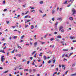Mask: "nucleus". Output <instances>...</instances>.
I'll return each mask as SVG.
<instances>
[{
    "instance_id": "1",
    "label": "nucleus",
    "mask_w": 76,
    "mask_h": 76,
    "mask_svg": "<svg viewBox=\"0 0 76 76\" xmlns=\"http://www.w3.org/2000/svg\"><path fill=\"white\" fill-rule=\"evenodd\" d=\"M72 15H74V14H76V10L74 8L72 9Z\"/></svg>"
},
{
    "instance_id": "2",
    "label": "nucleus",
    "mask_w": 76,
    "mask_h": 76,
    "mask_svg": "<svg viewBox=\"0 0 76 76\" xmlns=\"http://www.w3.org/2000/svg\"><path fill=\"white\" fill-rule=\"evenodd\" d=\"M4 56H2L1 57V61L2 62H3L4 61Z\"/></svg>"
},
{
    "instance_id": "3",
    "label": "nucleus",
    "mask_w": 76,
    "mask_h": 76,
    "mask_svg": "<svg viewBox=\"0 0 76 76\" xmlns=\"http://www.w3.org/2000/svg\"><path fill=\"white\" fill-rule=\"evenodd\" d=\"M59 31H61V30L63 28V26H60L59 28Z\"/></svg>"
},
{
    "instance_id": "4",
    "label": "nucleus",
    "mask_w": 76,
    "mask_h": 76,
    "mask_svg": "<svg viewBox=\"0 0 76 76\" xmlns=\"http://www.w3.org/2000/svg\"><path fill=\"white\" fill-rule=\"evenodd\" d=\"M37 44H38V42H35L34 43V47H36V46L37 45Z\"/></svg>"
},
{
    "instance_id": "5",
    "label": "nucleus",
    "mask_w": 76,
    "mask_h": 76,
    "mask_svg": "<svg viewBox=\"0 0 76 76\" xmlns=\"http://www.w3.org/2000/svg\"><path fill=\"white\" fill-rule=\"evenodd\" d=\"M16 56H18L19 57H20L22 56L20 54H18L16 55Z\"/></svg>"
},
{
    "instance_id": "6",
    "label": "nucleus",
    "mask_w": 76,
    "mask_h": 76,
    "mask_svg": "<svg viewBox=\"0 0 76 76\" xmlns=\"http://www.w3.org/2000/svg\"><path fill=\"white\" fill-rule=\"evenodd\" d=\"M69 20H73V17H69Z\"/></svg>"
},
{
    "instance_id": "7",
    "label": "nucleus",
    "mask_w": 76,
    "mask_h": 76,
    "mask_svg": "<svg viewBox=\"0 0 76 76\" xmlns=\"http://www.w3.org/2000/svg\"><path fill=\"white\" fill-rule=\"evenodd\" d=\"M57 38H58L61 39V36L60 35L58 36L57 37Z\"/></svg>"
},
{
    "instance_id": "8",
    "label": "nucleus",
    "mask_w": 76,
    "mask_h": 76,
    "mask_svg": "<svg viewBox=\"0 0 76 76\" xmlns=\"http://www.w3.org/2000/svg\"><path fill=\"white\" fill-rule=\"evenodd\" d=\"M73 0H70L69 1H68V2L69 3L70 2H71L72 4L73 2Z\"/></svg>"
},
{
    "instance_id": "9",
    "label": "nucleus",
    "mask_w": 76,
    "mask_h": 76,
    "mask_svg": "<svg viewBox=\"0 0 76 76\" xmlns=\"http://www.w3.org/2000/svg\"><path fill=\"white\" fill-rule=\"evenodd\" d=\"M31 29H34V26L33 25H31Z\"/></svg>"
},
{
    "instance_id": "10",
    "label": "nucleus",
    "mask_w": 76,
    "mask_h": 76,
    "mask_svg": "<svg viewBox=\"0 0 76 76\" xmlns=\"http://www.w3.org/2000/svg\"><path fill=\"white\" fill-rule=\"evenodd\" d=\"M64 42H63V41H61V44H62V45H64Z\"/></svg>"
},
{
    "instance_id": "11",
    "label": "nucleus",
    "mask_w": 76,
    "mask_h": 76,
    "mask_svg": "<svg viewBox=\"0 0 76 76\" xmlns=\"http://www.w3.org/2000/svg\"><path fill=\"white\" fill-rule=\"evenodd\" d=\"M62 18H58L57 19V20H61V21H62V19H61Z\"/></svg>"
},
{
    "instance_id": "12",
    "label": "nucleus",
    "mask_w": 76,
    "mask_h": 76,
    "mask_svg": "<svg viewBox=\"0 0 76 76\" xmlns=\"http://www.w3.org/2000/svg\"><path fill=\"white\" fill-rule=\"evenodd\" d=\"M70 39H75V37H73L71 36L70 37Z\"/></svg>"
},
{
    "instance_id": "13",
    "label": "nucleus",
    "mask_w": 76,
    "mask_h": 76,
    "mask_svg": "<svg viewBox=\"0 0 76 76\" xmlns=\"http://www.w3.org/2000/svg\"><path fill=\"white\" fill-rule=\"evenodd\" d=\"M28 16H29V15H27L25 16L24 17V19H26V18H28Z\"/></svg>"
},
{
    "instance_id": "14",
    "label": "nucleus",
    "mask_w": 76,
    "mask_h": 76,
    "mask_svg": "<svg viewBox=\"0 0 76 76\" xmlns=\"http://www.w3.org/2000/svg\"><path fill=\"white\" fill-rule=\"evenodd\" d=\"M54 12H55V10H53L52 12V14H53Z\"/></svg>"
},
{
    "instance_id": "15",
    "label": "nucleus",
    "mask_w": 76,
    "mask_h": 76,
    "mask_svg": "<svg viewBox=\"0 0 76 76\" xmlns=\"http://www.w3.org/2000/svg\"><path fill=\"white\" fill-rule=\"evenodd\" d=\"M76 73L75 74H71L70 75L71 76H76Z\"/></svg>"
},
{
    "instance_id": "16",
    "label": "nucleus",
    "mask_w": 76,
    "mask_h": 76,
    "mask_svg": "<svg viewBox=\"0 0 76 76\" xmlns=\"http://www.w3.org/2000/svg\"><path fill=\"white\" fill-rule=\"evenodd\" d=\"M50 41H53V40H54V38H51V39H50Z\"/></svg>"
},
{
    "instance_id": "17",
    "label": "nucleus",
    "mask_w": 76,
    "mask_h": 76,
    "mask_svg": "<svg viewBox=\"0 0 76 76\" xmlns=\"http://www.w3.org/2000/svg\"><path fill=\"white\" fill-rule=\"evenodd\" d=\"M25 37V35H23L21 37V38L22 39H23V37Z\"/></svg>"
},
{
    "instance_id": "18",
    "label": "nucleus",
    "mask_w": 76,
    "mask_h": 76,
    "mask_svg": "<svg viewBox=\"0 0 76 76\" xmlns=\"http://www.w3.org/2000/svg\"><path fill=\"white\" fill-rule=\"evenodd\" d=\"M63 50L64 51H69V50L68 49H63Z\"/></svg>"
},
{
    "instance_id": "19",
    "label": "nucleus",
    "mask_w": 76,
    "mask_h": 76,
    "mask_svg": "<svg viewBox=\"0 0 76 76\" xmlns=\"http://www.w3.org/2000/svg\"><path fill=\"white\" fill-rule=\"evenodd\" d=\"M43 1H41L39 2V3L40 4H43Z\"/></svg>"
},
{
    "instance_id": "20",
    "label": "nucleus",
    "mask_w": 76,
    "mask_h": 76,
    "mask_svg": "<svg viewBox=\"0 0 76 76\" xmlns=\"http://www.w3.org/2000/svg\"><path fill=\"white\" fill-rule=\"evenodd\" d=\"M43 57H44L45 60L47 59V57H46V56H44Z\"/></svg>"
},
{
    "instance_id": "21",
    "label": "nucleus",
    "mask_w": 76,
    "mask_h": 76,
    "mask_svg": "<svg viewBox=\"0 0 76 76\" xmlns=\"http://www.w3.org/2000/svg\"><path fill=\"white\" fill-rule=\"evenodd\" d=\"M17 46L18 47V48H21V49L22 48L20 46H19V45H18Z\"/></svg>"
},
{
    "instance_id": "22",
    "label": "nucleus",
    "mask_w": 76,
    "mask_h": 76,
    "mask_svg": "<svg viewBox=\"0 0 76 76\" xmlns=\"http://www.w3.org/2000/svg\"><path fill=\"white\" fill-rule=\"evenodd\" d=\"M1 53H5V52H4V50H1Z\"/></svg>"
},
{
    "instance_id": "23",
    "label": "nucleus",
    "mask_w": 76,
    "mask_h": 76,
    "mask_svg": "<svg viewBox=\"0 0 76 76\" xmlns=\"http://www.w3.org/2000/svg\"><path fill=\"white\" fill-rule=\"evenodd\" d=\"M9 72V71H6L5 72H4V73H8V72Z\"/></svg>"
},
{
    "instance_id": "24",
    "label": "nucleus",
    "mask_w": 76,
    "mask_h": 76,
    "mask_svg": "<svg viewBox=\"0 0 76 76\" xmlns=\"http://www.w3.org/2000/svg\"><path fill=\"white\" fill-rule=\"evenodd\" d=\"M75 63H74L72 65V67H74V66H75Z\"/></svg>"
},
{
    "instance_id": "25",
    "label": "nucleus",
    "mask_w": 76,
    "mask_h": 76,
    "mask_svg": "<svg viewBox=\"0 0 76 76\" xmlns=\"http://www.w3.org/2000/svg\"><path fill=\"white\" fill-rule=\"evenodd\" d=\"M15 49L13 50L12 52L11 53H15Z\"/></svg>"
},
{
    "instance_id": "26",
    "label": "nucleus",
    "mask_w": 76,
    "mask_h": 76,
    "mask_svg": "<svg viewBox=\"0 0 76 76\" xmlns=\"http://www.w3.org/2000/svg\"><path fill=\"white\" fill-rule=\"evenodd\" d=\"M56 60H53V63H55L56 62Z\"/></svg>"
},
{
    "instance_id": "27",
    "label": "nucleus",
    "mask_w": 76,
    "mask_h": 76,
    "mask_svg": "<svg viewBox=\"0 0 76 76\" xmlns=\"http://www.w3.org/2000/svg\"><path fill=\"white\" fill-rule=\"evenodd\" d=\"M39 12L40 13H43L42 11L41 10H39Z\"/></svg>"
},
{
    "instance_id": "28",
    "label": "nucleus",
    "mask_w": 76,
    "mask_h": 76,
    "mask_svg": "<svg viewBox=\"0 0 76 76\" xmlns=\"http://www.w3.org/2000/svg\"><path fill=\"white\" fill-rule=\"evenodd\" d=\"M31 12H35V10H32L31 11Z\"/></svg>"
},
{
    "instance_id": "29",
    "label": "nucleus",
    "mask_w": 76,
    "mask_h": 76,
    "mask_svg": "<svg viewBox=\"0 0 76 76\" xmlns=\"http://www.w3.org/2000/svg\"><path fill=\"white\" fill-rule=\"evenodd\" d=\"M67 3V1H66L64 3V4H66V3Z\"/></svg>"
},
{
    "instance_id": "30",
    "label": "nucleus",
    "mask_w": 76,
    "mask_h": 76,
    "mask_svg": "<svg viewBox=\"0 0 76 76\" xmlns=\"http://www.w3.org/2000/svg\"><path fill=\"white\" fill-rule=\"evenodd\" d=\"M24 71H27V72H28V71H29V70H28V69H24Z\"/></svg>"
},
{
    "instance_id": "31",
    "label": "nucleus",
    "mask_w": 76,
    "mask_h": 76,
    "mask_svg": "<svg viewBox=\"0 0 76 76\" xmlns=\"http://www.w3.org/2000/svg\"><path fill=\"white\" fill-rule=\"evenodd\" d=\"M6 48V46H5L4 48H3V50H5V49Z\"/></svg>"
},
{
    "instance_id": "32",
    "label": "nucleus",
    "mask_w": 76,
    "mask_h": 76,
    "mask_svg": "<svg viewBox=\"0 0 76 76\" xmlns=\"http://www.w3.org/2000/svg\"><path fill=\"white\" fill-rule=\"evenodd\" d=\"M28 25H25V28H27V27H28Z\"/></svg>"
},
{
    "instance_id": "33",
    "label": "nucleus",
    "mask_w": 76,
    "mask_h": 76,
    "mask_svg": "<svg viewBox=\"0 0 76 76\" xmlns=\"http://www.w3.org/2000/svg\"><path fill=\"white\" fill-rule=\"evenodd\" d=\"M51 61L50 60H49V61H48V63H49V64L51 63Z\"/></svg>"
},
{
    "instance_id": "34",
    "label": "nucleus",
    "mask_w": 76,
    "mask_h": 76,
    "mask_svg": "<svg viewBox=\"0 0 76 76\" xmlns=\"http://www.w3.org/2000/svg\"><path fill=\"white\" fill-rule=\"evenodd\" d=\"M6 22L7 24H9V21H6Z\"/></svg>"
},
{
    "instance_id": "35",
    "label": "nucleus",
    "mask_w": 76,
    "mask_h": 76,
    "mask_svg": "<svg viewBox=\"0 0 76 76\" xmlns=\"http://www.w3.org/2000/svg\"><path fill=\"white\" fill-rule=\"evenodd\" d=\"M35 52H36V51H34V52H33L32 53V55H33V54H34L35 53Z\"/></svg>"
},
{
    "instance_id": "36",
    "label": "nucleus",
    "mask_w": 76,
    "mask_h": 76,
    "mask_svg": "<svg viewBox=\"0 0 76 76\" xmlns=\"http://www.w3.org/2000/svg\"><path fill=\"white\" fill-rule=\"evenodd\" d=\"M16 37H17V36H15L14 37H13V38H14V39H15L16 38Z\"/></svg>"
},
{
    "instance_id": "37",
    "label": "nucleus",
    "mask_w": 76,
    "mask_h": 76,
    "mask_svg": "<svg viewBox=\"0 0 76 76\" xmlns=\"http://www.w3.org/2000/svg\"><path fill=\"white\" fill-rule=\"evenodd\" d=\"M72 53H70V54L69 55V56L68 57H70V56H71V55H72Z\"/></svg>"
},
{
    "instance_id": "38",
    "label": "nucleus",
    "mask_w": 76,
    "mask_h": 76,
    "mask_svg": "<svg viewBox=\"0 0 76 76\" xmlns=\"http://www.w3.org/2000/svg\"><path fill=\"white\" fill-rule=\"evenodd\" d=\"M30 59H31V60H32V59H33V58L32 57H30Z\"/></svg>"
},
{
    "instance_id": "39",
    "label": "nucleus",
    "mask_w": 76,
    "mask_h": 76,
    "mask_svg": "<svg viewBox=\"0 0 76 76\" xmlns=\"http://www.w3.org/2000/svg\"><path fill=\"white\" fill-rule=\"evenodd\" d=\"M37 54V53H35V54H34V57H35V58H36L37 57V56H36V55Z\"/></svg>"
},
{
    "instance_id": "40",
    "label": "nucleus",
    "mask_w": 76,
    "mask_h": 76,
    "mask_svg": "<svg viewBox=\"0 0 76 76\" xmlns=\"http://www.w3.org/2000/svg\"><path fill=\"white\" fill-rule=\"evenodd\" d=\"M30 8H31V10H33V9H35V8H34V7H31Z\"/></svg>"
},
{
    "instance_id": "41",
    "label": "nucleus",
    "mask_w": 76,
    "mask_h": 76,
    "mask_svg": "<svg viewBox=\"0 0 76 76\" xmlns=\"http://www.w3.org/2000/svg\"><path fill=\"white\" fill-rule=\"evenodd\" d=\"M64 57V54L62 56V57L63 58Z\"/></svg>"
},
{
    "instance_id": "42",
    "label": "nucleus",
    "mask_w": 76,
    "mask_h": 76,
    "mask_svg": "<svg viewBox=\"0 0 76 76\" xmlns=\"http://www.w3.org/2000/svg\"><path fill=\"white\" fill-rule=\"evenodd\" d=\"M57 34V32H55L54 33V34H55V35H56Z\"/></svg>"
},
{
    "instance_id": "43",
    "label": "nucleus",
    "mask_w": 76,
    "mask_h": 76,
    "mask_svg": "<svg viewBox=\"0 0 76 76\" xmlns=\"http://www.w3.org/2000/svg\"><path fill=\"white\" fill-rule=\"evenodd\" d=\"M4 12H6V11H7V9H5L4 10Z\"/></svg>"
},
{
    "instance_id": "44",
    "label": "nucleus",
    "mask_w": 76,
    "mask_h": 76,
    "mask_svg": "<svg viewBox=\"0 0 76 76\" xmlns=\"http://www.w3.org/2000/svg\"><path fill=\"white\" fill-rule=\"evenodd\" d=\"M29 61H28L27 62V63L28 64H29Z\"/></svg>"
},
{
    "instance_id": "45",
    "label": "nucleus",
    "mask_w": 76,
    "mask_h": 76,
    "mask_svg": "<svg viewBox=\"0 0 76 76\" xmlns=\"http://www.w3.org/2000/svg\"><path fill=\"white\" fill-rule=\"evenodd\" d=\"M28 12H29L28 11H27L25 13V15H26L28 13Z\"/></svg>"
},
{
    "instance_id": "46",
    "label": "nucleus",
    "mask_w": 76,
    "mask_h": 76,
    "mask_svg": "<svg viewBox=\"0 0 76 76\" xmlns=\"http://www.w3.org/2000/svg\"><path fill=\"white\" fill-rule=\"evenodd\" d=\"M46 14H45L44 15H43V18H44V16H46Z\"/></svg>"
},
{
    "instance_id": "47",
    "label": "nucleus",
    "mask_w": 76,
    "mask_h": 76,
    "mask_svg": "<svg viewBox=\"0 0 76 76\" xmlns=\"http://www.w3.org/2000/svg\"><path fill=\"white\" fill-rule=\"evenodd\" d=\"M3 3H4V4H5L6 3V1H4L3 2Z\"/></svg>"
},
{
    "instance_id": "48",
    "label": "nucleus",
    "mask_w": 76,
    "mask_h": 76,
    "mask_svg": "<svg viewBox=\"0 0 76 76\" xmlns=\"http://www.w3.org/2000/svg\"><path fill=\"white\" fill-rule=\"evenodd\" d=\"M52 20H53V21H54V18H52Z\"/></svg>"
},
{
    "instance_id": "49",
    "label": "nucleus",
    "mask_w": 76,
    "mask_h": 76,
    "mask_svg": "<svg viewBox=\"0 0 76 76\" xmlns=\"http://www.w3.org/2000/svg\"><path fill=\"white\" fill-rule=\"evenodd\" d=\"M23 42V40H21V41L20 42Z\"/></svg>"
},
{
    "instance_id": "50",
    "label": "nucleus",
    "mask_w": 76,
    "mask_h": 76,
    "mask_svg": "<svg viewBox=\"0 0 76 76\" xmlns=\"http://www.w3.org/2000/svg\"><path fill=\"white\" fill-rule=\"evenodd\" d=\"M42 64H41V65L39 66V67H42Z\"/></svg>"
},
{
    "instance_id": "51",
    "label": "nucleus",
    "mask_w": 76,
    "mask_h": 76,
    "mask_svg": "<svg viewBox=\"0 0 76 76\" xmlns=\"http://www.w3.org/2000/svg\"><path fill=\"white\" fill-rule=\"evenodd\" d=\"M18 31L19 33V34H20V33H21V31Z\"/></svg>"
},
{
    "instance_id": "52",
    "label": "nucleus",
    "mask_w": 76,
    "mask_h": 76,
    "mask_svg": "<svg viewBox=\"0 0 76 76\" xmlns=\"http://www.w3.org/2000/svg\"><path fill=\"white\" fill-rule=\"evenodd\" d=\"M61 32H64V29L62 30L61 31Z\"/></svg>"
},
{
    "instance_id": "53",
    "label": "nucleus",
    "mask_w": 76,
    "mask_h": 76,
    "mask_svg": "<svg viewBox=\"0 0 76 76\" xmlns=\"http://www.w3.org/2000/svg\"><path fill=\"white\" fill-rule=\"evenodd\" d=\"M38 62H41V60H38Z\"/></svg>"
},
{
    "instance_id": "54",
    "label": "nucleus",
    "mask_w": 76,
    "mask_h": 76,
    "mask_svg": "<svg viewBox=\"0 0 76 76\" xmlns=\"http://www.w3.org/2000/svg\"><path fill=\"white\" fill-rule=\"evenodd\" d=\"M62 67H65V65H62Z\"/></svg>"
},
{
    "instance_id": "55",
    "label": "nucleus",
    "mask_w": 76,
    "mask_h": 76,
    "mask_svg": "<svg viewBox=\"0 0 76 76\" xmlns=\"http://www.w3.org/2000/svg\"><path fill=\"white\" fill-rule=\"evenodd\" d=\"M12 28H16L15 26H12Z\"/></svg>"
},
{
    "instance_id": "56",
    "label": "nucleus",
    "mask_w": 76,
    "mask_h": 76,
    "mask_svg": "<svg viewBox=\"0 0 76 76\" xmlns=\"http://www.w3.org/2000/svg\"><path fill=\"white\" fill-rule=\"evenodd\" d=\"M35 64L34 63V62H33V63L32 64V65H34Z\"/></svg>"
},
{
    "instance_id": "57",
    "label": "nucleus",
    "mask_w": 76,
    "mask_h": 76,
    "mask_svg": "<svg viewBox=\"0 0 76 76\" xmlns=\"http://www.w3.org/2000/svg\"><path fill=\"white\" fill-rule=\"evenodd\" d=\"M41 43H42V44H45V42H41Z\"/></svg>"
},
{
    "instance_id": "58",
    "label": "nucleus",
    "mask_w": 76,
    "mask_h": 76,
    "mask_svg": "<svg viewBox=\"0 0 76 76\" xmlns=\"http://www.w3.org/2000/svg\"><path fill=\"white\" fill-rule=\"evenodd\" d=\"M58 23V22H56V23L55 24V25H57Z\"/></svg>"
},
{
    "instance_id": "59",
    "label": "nucleus",
    "mask_w": 76,
    "mask_h": 76,
    "mask_svg": "<svg viewBox=\"0 0 76 76\" xmlns=\"http://www.w3.org/2000/svg\"><path fill=\"white\" fill-rule=\"evenodd\" d=\"M59 67H60V68L61 67V65H59Z\"/></svg>"
},
{
    "instance_id": "60",
    "label": "nucleus",
    "mask_w": 76,
    "mask_h": 76,
    "mask_svg": "<svg viewBox=\"0 0 76 76\" xmlns=\"http://www.w3.org/2000/svg\"><path fill=\"white\" fill-rule=\"evenodd\" d=\"M64 61L65 60H66V61H67V60L66 58H64Z\"/></svg>"
},
{
    "instance_id": "61",
    "label": "nucleus",
    "mask_w": 76,
    "mask_h": 76,
    "mask_svg": "<svg viewBox=\"0 0 76 76\" xmlns=\"http://www.w3.org/2000/svg\"><path fill=\"white\" fill-rule=\"evenodd\" d=\"M5 40V39H4V38H3L2 39V41H4Z\"/></svg>"
},
{
    "instance_id": "62",
    "label": "nucleus",
    "mask_w": 76,
    "mask_h": 76,
    "mask_svg": "<svg viewBox=\"0 0 76 76\" xmlns=\"http://www.w3.org/2000/svg\"><path fill=\"white\" fill-rule=\"evenodd\" d=\"M27 22H30V20H27Z\"/></svg>"
},
{
    "instance_id": "63",
    "label": "nucleus",
    "mask_w": 76,
    "mask_h": 76,
    "mask_svg": "<svg viewBox=\"0 0 76 76\" xmlns=\"http://www.w3.org/2000/svg\"><path fill=\"white\" fill-rule=\"evenodd\" d=\"M76 42V40H73V42Z\"/></svg>"
},
{
    "instance_id": "64",
    "label": "nucleus",
    "mask_w": 76,
    "mask_h": 76,
    "mask_svg": "<svg viewBox=\"0 0 76 76\" xmlns=\"http://www.w3.org/2000/svg\"><path fill=\"white\" fill-rule=\"evenodd\" d=\"M20 16V15H17V18H19Z\"/></svg>"
}]
</instances>
